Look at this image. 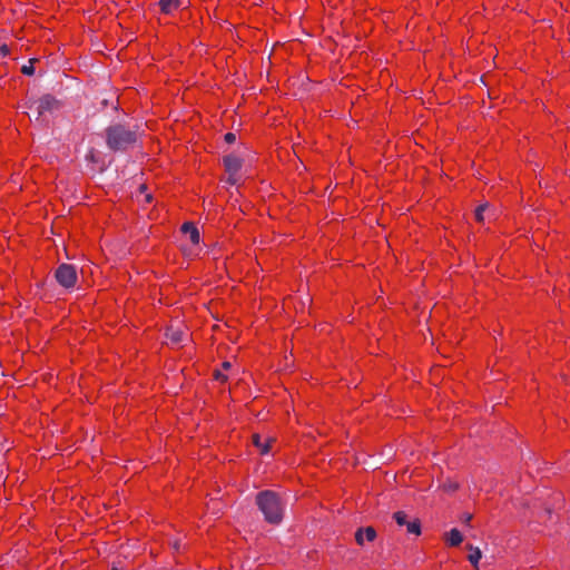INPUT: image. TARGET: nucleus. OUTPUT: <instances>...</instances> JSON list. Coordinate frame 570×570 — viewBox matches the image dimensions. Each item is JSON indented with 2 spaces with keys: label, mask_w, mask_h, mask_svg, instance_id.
<instances>
[{
  "label": "nucleus",
  "mask_w": 570,
  "mask_h": 570,
  "mask_svg": "<svg viewBox=\"0 0 570 570\" xmlns=\"http://www.w3.org/2000/svg\"><path fill=\"white\" fill-rule=\"evenodd\" d=\"M215 379L218 380V381H226V375H224L220 371H215V374H214Z\"/></svg>",
  "instance_id": "a211bd4d"
},
{
  "label": "nucleus",
  "mask_w": 570,
  "mask_h": 570,
  "mask_svg": "<svg viewBox=\"0 0 570 570\" xmlns=\"http://www.w3.org/2000/svg\"><path fill=\"white\" fill-rule=\"evenodd\" d=\"M445 543L450 547H458L463 541V535L458 529H452L444 534Z\"/></svg>",
  "instance_id": "9b49d317"
},
{
  "label": "nucleus",
  "mask_w": 570,
  "mask_h": 570,
  "mask_svg": "<svg viewBox=\"0 0 570 570\" xmlns=\"http://www.w3.org/2000/svg\"><path fill=\"white\" fill-rule=\"evenodd\" d=\"M393 519L400 527H406V532L414 535L421 534V523L419 519L407 520L404 511H397L393 514Z\"/></svg>",
  "instance_id": "423d86ee"
},
{
  "label": "nucleus",
  "mask_w": 570,
  "mask_h": 570,
  "mask_svg": "<svg viewBox=\"0 0 570 570\" xmlns=\"http://www.w3.org/2000/svg\"><path fill=\"white\" fill-rule=\"evenodd\" d=\"M376 539V531L373 527L360 528L355 532V541L358 546H364L365 542H373Z\"/></svg>",
  "instance_id": "0eeeda50"
},
{
  "label": "nucleus",
  "mask_w": 570,
  "mask_h": 570,
  "mask_svg": "<svg viewBox=\"0 0 570 570\" xmlns=\"http://www.w3.org/2000/svg\"><path fill=\"white\" fill-rule=\"evenodd\" d=\"M229 367H230V363H229V362H224V363H223V368H224V370H227V368H229Z\"/></svg>",
  "instance_id": "412c9836"
},
{
  "label": "nucleus",
  "mask_w": 570,
  "mask_h": 570,
  "mask_svg": "<svg viewBox=\"0 0 570 570\" xmlns=\"http://www.w3.org/2000/svg\"><path fill=\"white\" fill-rule=\"evenodd\" d=\"M466 548L470 550V553L468 556V560L471 562V564L479 570L478 564L482 558V552L478 547H473L471 544H468Z\"/></svg>",
  "instance_id": "f8f14e48"
},
{
  "label": "nucleus",
  "mask_w": 570,
  "mask_h": 570,
  "mask_svg": "<svg viewBox=\"0 0 570 570\" xmlns=\"http://www.w3.org/2000/svg\"><path fill=\"white\" fill-rule=\"evenodd\" d=\"M235 139H236V136H235V134H233V132H227V134L225 135V140H226L227 142H229V144L234 142V141H235Z\"/></svg>",
  "instance_id": "f3484780"
},
{
  "label": "nucleus",
  "mask_w": 570,
  "mask_h": 570,
  "mask_svg": "<svg viewBox=\"0 0 570 570\" xmlns=\"http://www.w3.org/2000/svg\"><path fill=\"white\" fill-rule=\"evenodd\" d=\"M10 53L9 47L7 45L0 46V59L2 57H7Z\"/></svg>",
  "instance_id": "dca6fc26"
},
{
  "label": "nucleus",
  "mask_w": 570,
  "mask_h": 570,
  "mask_svg": "<svg viewBox=\"0 0 570 570\" xmlns=\"http://www.w3.org/2000/svg\"><path fill=\"white\" fill-rule=\"evenodd\" d=\"M225 170L228 175L227 183L235 185L239 180V171L242 168V160L235 155H227L224 157Z\"/></svg>",
  "instance_id": "39448f33"
},
{
  "label": "nucleus",
  "mask_w": 570,
  "mask_h": 570,
  "mask_svg": "<svg viewBox=\"0 0 570 570\" xmlns=\"http://www.w3.org/2000/svg\"><path fill=\"white\" fill-rule=\"evenodd\" d=\"M458 488H459V484H458V483H455V482H452V481L445 482V483L443 484V489H444L445 491H448V492H454V491H456V490H458Z\"/></svg>",
  "instance_id": "ddd939ff"
},
{
  "label": "nucleus",
  "mask_w": 570,
  "mask_h": 570,
  "mask_svg": "<svg viewBox=\"0 0 570 570\" xmlns=\"http://www.w3.org/2000/svg\"><path fill=\"white\" fill-rule=\"evenodd\" d=\"M171 544L175 550H179L180 543L177 540H175Z\"/></svg>",
  "instance_id": "aec40b11"
},
{
  "label": "nucleus",
  "mask_w": 570,
  "mask_h": 570,
  "mask_svg": "<svg viewBox=\"0 0 570 570\" xmlns=\"http://www.w3.org/2000/svg\"><path fill=\"white\" fill-rule=\"evenodd\" d=\"M137 135L135 131L126 129L121 125H115L106 130V140L110 149L126 150L136 142Z\"/></svg>",
  "instance_id": "f03ea898"
},
{
  "label": "nucleus",
  "mask_w": 570,
  "mask_h": 570,
  "mask_svg": "<svg viewBox=\"0 0 570 570\" xmlns=\"http://www.w3.org/2000/svg\"><path fill=\"white\" fill-rule=\"evenodd\" d=\"M181 233L188 237L190 247L187 250L188 256H196L199 254L200 235L198 228L193 223H184L181 225Z\"/></svg>",
  "instance_id": "20e7f679"
},
{
  "label": "nucleus",
  "mask_w": 570,
  "mask_h": 570,
  "mask_svg": "<svg viewBox=\"0 0 570 570\" xmlns=\"http://www.w3.org/2000/svg\"><path fill=\"white\" fill-rule=\"evenodd\" d=\"M22 73L27 75V76H31L33 75L35 72V68L32 66V60H30V65L29 66H23L22 69H21Z\"/></svg>",
  "instance_id": "2eb2a0df"
},
{
  "label": "nucleus",
  "mask_w": 570,
  "mask_h": 570,
  "mask_svg": "<svg viewBox=\"0 0 570 570\" xmlns=\"http://www.w3.org/2000/svg\"><path fill=\"white\" fill-rule=\"evenodd\" d=\"M256 503L267 522L278 524L282 521L284 507L277 493L262 491L256 497Z\"/></svg>",
  "instance_id": "f257e3e1"
},
{
  "label": "nucleus",
  "mask_w": 570,
  "mask_h": 570,
  "mask_svg": "<svg viewBox=\"0 0 570 570\" xmlns=\"http://www.w3.org/2000/svg\"><path fill=\"white\" fill-rule=\"evenodd\" d=\"M461 520L464 522V523H469L471 520H472V514L471 513H464L461 518Z\"/></svg>",
  "instance_id": "6ab92c4d"
},
{
  "label": "nucleus",
  "mask_w": 570,
  "mask_h": 570,
  "mask_svg": "<svg viewBox=\"0 0 570 570\" xmlns=\"http://www.w3.org/2000/svg\"><path fill=\"white\" fill-rule=\"evenodd\" d=\"M56 105L57 101L55 98H52L51 96H45L37 101L38 114L42 115L43 112L53 109Z\"/></svg>",
  "instance_id": "1a4fd4ad"
},
{
  "label": "nucleus",
  "mask_w": 570,
  "mask_h": 570,
  "mask_svg": "<svg viewBox=\"0 0 570 570\" xmlns=\"http://www.w3.org/2000/svg\"><path fill=\"white\" fill-rule=\"evenodd\" d=\"M145 199H146V202H147V203H150V200H151V195L147 194V195H146V197H145Z\"/></svg>",
  "instance_id": "5701e85b"
},
{
  "label": "nucleus",
  "mask_w": 570,
  "mask_h": 570,
  "mask_svg": "<svg viewBox=\"0 0 570 570\" xmlns=\"http://www.w3.org/2000/svg\"><path fill=\"white\" fill-rule=\"evenodd\" d=\"M55 277L59 285L66 289H71L76 286L78 276L75 266L70 264H61L55 273Z\"/></svg>",
  "instance_id": "7ed1b4c3"
},
{
  "label": "nucleus",
  "mask_w": 570,
  "mask_h": 570,
  "mask_svg": "<svg viewBox=\"0 0 570 570\" xmlns=\"http://www.w3.org/2000/svg\"><path fill=\"white\" fill-rule=\"evenodd\" d=\"M485 208H487V205H481V206H479V207L475 209V214H474V216H475V219H476L478 222H482V220H483V212L485 210Z\"/></svg>",
  "instance_id": "4468645a"
},
{
  "label": "nucleus",
  "mask_w": 570,
  "mask_h": 570,
  "mask_svg": "<svg viewBox=\"0 0 570 570\" xmlns=\"http://www.w3.org/2000/svg\"><path fill=\"white\" fill-rule=\"evenodd\" d=\"M275 442V439L266 436L263 438L259 434L253 435V444L258 449L262 455L268 454L272 450V444Z\"/></svg>",
  "instance_id": "6e6552de"
},
{
  "label": "nucleus",
  "mask_w": 570,
  "mask_h": 570,
  "mask_svg": "<svg viewBox=\"0 0 570 570\" xmlns=\"http://www.w3.org/2000/svg\"><path fill=\"white\" fill-rule=\"evenodd\" d=\"M171 340L175 341V342H178L180 338H179V336L177 334H174L171 336Z\"/></svg>",
  "instance_id": "4be33fe9"
},
{
  "label": "nucleus",
  "mask_w": 570,
  "mask_h": 570,
  "mask_svg": "<svg viewBox=\"0 0 570 570\" xmlns=\"http://www.w3.org/2000/svg\"><path fill=\"white\" fill-rule=\"evenodd\" d=\"M183 2L180 0H160L159 8L160 11L165 14H171L177 11L181 7Z\"/></svg>",
  "instance_id": "9d476101"
}]
</instances>
